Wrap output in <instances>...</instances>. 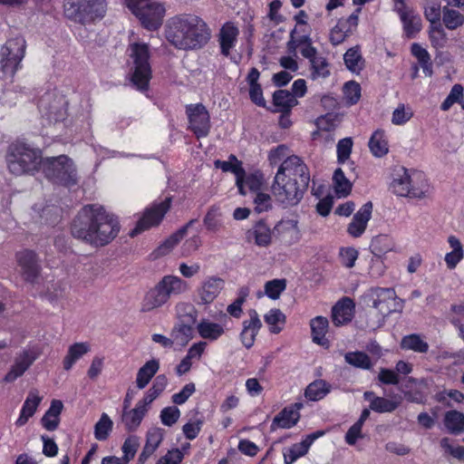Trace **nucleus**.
Returning a JSON list of instances; mask_svg holds the SVG:
<instances>
[{
	"label": "nucleus",
	"instance_id": "1",
	"mask_svg": "<svg viewBox=\"0 0 464 464\" xmlns=\"http://www.w3.org/2000/svg\"><path fill=\"white\" fill-rule=\"evenodd\" d=\"M120 230L118 218L100 204L83 206L71 226L73 237L94 247L110 244L118 236Z\"/></svg>",
	"mask_w": 464,
	"mask_h": 464
},
{
	"label": "nucleus",
	"instance_id": "2",
	"mask_svg": "<svg viewBox=\"0 0 464 464\" xmlns=\"http://www.w3.org/2000/svg\"><path fill=\"white\" fill-rule=\"evenodd\" d=\"M309 181L310 173L304 160L296 155L288 156L277 169L271 193L285 208L295 207L302 200Z\"/></svg>",
	"mask_w": 464,
	"mask_h": 464
},
{
	"label": "nucleus",
	"instance_id": "3",
	"mask_svg": "<svg viewBox=\"0 0 464 464\" xmlns=\"http://www.w3.org/2000/svg\"><path fill=\"white\" fill-rule=\"evenodd\" d=\"M211 36L207 23L198 15L183 14L170 18L165 26V37L175 48L198 50L206 45Z\"/></svg>",
	"mask_w": 464,
	"mask_h": 464
},
{
	"label": "nucleus",
	"instance_id": "4",
	"mask_svg": "<svg viewBox=\"0 0 464 464\" xmlns=\"http://www.w3.org/2000/svg\"><path fill=\"white\" fill-rule=\"evenodd\" d=\"M6 164L9 171L16 176L34 175L42 168V150L24 142H14L6 152Z\"/></svg>",
	"mask_w": 464,
	"mask_h": 464
},
{
	"label": "nucleus",
	"instance_id": "5",
	"mask_svg": "<svg viewBox=\"0 0 464 464\" xmlns=\"http://www.w3.org/2000/svg\"><path fill=\"white\" fill-rule=\"evenodd\" d=\"M128 54L131 84L141 92H147L152 76L150 46L143 42L130 44Z\"/></svg>",
	"mask_w": 464,
	"mask_h": 464
},
{
	"label": "nucleus",
	"instance_id": "6",
	"mask_svg": "<svg viewBox=\"0 0 464 464\" xmlns=\"http://www.w3.org/2000/svg\"><path fill=\"white\" fill-rule=\"evenodd\" d=\"M41 169L44 176L55 184L72 187L78 182L73 161L66 155L44 159Z\"/></svg>",
	"mask_w": 464,
	"mask_h": 464
},
{
	"label": "nucleus",
	"instance_id": "7",
	"mask_svg": "<svg viewBox=\"0 0 464 464\" xmlns=\"http://www.w3.org/2000/svg\"><path fill=\"white\" fill-rule=\"evenodd\" d=\"M63 11L68 19L86 24L104 16L106 3L105 0H65Z\"/></svg>",
	"mask_w": 464,
	"mask_h": 464
},
{
	"label": "nucleus",
	"instance_id": "8",
	"mask_svg": "<svg viewBox=\"0 0 464 464\" xmlns=\"http://www.w3.org/2000/svg\"><path fill=\"white\" fill-rule=\"evenodd\" d=\"M126 5L149 31L158 30L163 22L166 9L159 0H125Z\"/></svg>",
	"mask_w": 464,
	"mask_h": 464
},
{
	"label": "nucleus",
	"instance_id": "9",
	"mask_svg": "<svg viewBox=\"0 0 464 464\" xmlns=\"http://www.w3.org/2000/svg\"><path fill=\"white\" fill-rule=\"evenodd\" d=\"M25 48V40L20 35L8 39L1 47L0 70L4 75L13 77L21 68Z\"/></svg>",
	"mask_w": 464,
	"mask_h": 464
},
{
	"label": "nucleus",
	"instance_id": "10",
	"mask_svg": "<svg viewBox=\"0 0 464 464\" xmlns=\"http://www.w3.org/2000/svg\"><path fill=\"white\" fill-rule=\"evenodd\" d=\"M171 200V197H166L161 201H155L146 208L138 219L135 227L130 231V237H134L145 230L160 225L170 208Z\"/></svg>",
	"mask_w": 464,
	"mask_h": 464
},
{
	"label": "nucleus",
	"instance_id": "11",
	"mask_svg": "<svg viewBox=\"0 0 464 464\" xmlns=\"http://www.w3.org/2000/svg\"><path fill=\"white\" fill-rule=\"evenodd\" d=\"M67 100L64 96L54 92L44 93L38 104L39 111L48 122H59L67 116Z\"/></svg>",
	"mask_w": 464,
	"mask_h": 464
},
{
	"label": "nucleus",
	"instance_id": "12",
	"mask_svg": "<svg viewBox=\"0 0 464 464\" xmlns=\"http://www.w3.org/2000/svg\"><path fill=\"white\" fill-rule=\"evenodd\" d=\"M42 354V349L37 344H28L21 352H19L14 360L9 372L5 374L4 381L5 382H13L33 365V363Z\"/></svg>",
	"mask_w": 464,
	"mask_h": 464
},
{
	"label": "nucleus",
	"instance_id": "13",
	"mask_svg": "<svg viewBox=\"0 0 464 464\" xmlns=\"http://www.w3.org/2000/svg\"><path fill=\"white\" fill-rule=\"evenodd\" d=\"M186 114L188 121V129L191 130L198 139L207 137L210 131V116L202 103L188 104Z\"/></svg>",
	"mask_w": 464,
	"mask_h": 464
},
{
	"label": "nucleus",
	"instance_id": "14",
	"mask_svg": "<svg viewBox=\"0 0 464 464\" xmlns=\"http://www.w3.org/2000/svg\"><path fill=\"white\" fill-rule=\"evenodd\" d=\"M301 54L309 61L312 80L325 79L331 74L330 63L315 47L301 50Z\"/></svg>",
	"mask_w": 464,
	"mask_h": 464
},
{
	"label": "nucleus",
	"instance_id": "15",
	"mask_svg": "<svg viewBox=\"0 0 464 464\" xmlns=\"http://www.w3.org/2000/svg\"><path fill=\"white\" fill-rule=\"evenodd\" d=\"M263 324L256 310L249 309L247 318L242 322V330L239 334V339L243 346L250 349L254 346L256 338L262 328Z\"/></svg>",
	"mask_w": 464,
	"mask_h": 464
},
{
	"label": "nucleus",
	"instance_id": "16",
	"mask_svg": "<svg viewBox=\"0 0 464 464\" xmlns=\"http://www.w3.org/2000/svg\"><path fill=\"white\" fill-rule=\"evenodd\" d=\"M225 286V282L218 276L205 278L197 289L198 304L208 305L219 295Z\"/></svg>",
	"mask_w": 464,
	"mask_h": 464
},
{
	"label": "nucleus",
	"instance_id": "17",
	"mask_svg": "<svg viewBox=\"0 0 464 464\" xmlns=\"http://www.w3.org/2000/svg\"><path fill=\"white\" fill-rule=\"evenodd\" d=\"M274 234L285 246H293L302 237L296 219H282L275 226Z\"/></svg>",
	"mask_w": 464,
	"mask_h": 464
},
{
	"label": "nucleus",
	"instance_id": "18",
	"mask_svg": "<svg viewBox=\"0 0 464 464\" xmlns=\"http://www.w3.org/2000/svg\"><path fill=\"white\" fill-rule=\"evenodd\" d=\"M394 11L398 13L408 38H412L421 29V19L415 12L403 4L394 5Z\"/></svg>",
	"mask_w": 464,
	"mask_h": 464
},
{
	"label": "nucleus",
	"instance_id": "19",
	"mask_svg": "<svg viewBox=\"0 0 464 464\" xmlns=\"http://www.w3.org/2000/svg\"><path fill=\"white\" fill-rule=\"evenodd\" d=\"M373 297V307L378 309L383 315L396 311V293L392 288L377 287L372 290Z\"/></svg>",
	"mask_w": 464,
	"mask_h": 464
},
{
	"label": "nucleus",
	"instance_id": "20",
	"mask_svg": "<svg viewBox=\"0 0 464 464\" xmlns=\"http://www.w3.org/2000/svg\"><path fill=\"white\" fill-rule=\"evenodd\" d=\"M301 402H295L287 407H285L272 420L271 430L276 429H290L295 426L299 418V411L302 409Z\"/></svg>",
	"mask_w": 464,
	"mask_h": 464
},
{
	"label": "nucleus",
	"instance_id": "21",
	"mask_svg": "<svg viewBox=\"0 0 464 464\" xmlns=\"http://www.w3.org/2000/svg\"><path fill=\"white\" fill-rule=\"evenodd\" d=\"M239 35L238 27L232 22L225 23L218 33V43L220 53L224 56L230 55L231 51L235 48Z\"/></svg>",
	"mask_w": 464,
	"mask_h": 464
},
{
	"label": "nucleus",
	"instance_id": "22",
	"mask_svg": "<svg viewBox=\"0 0 464 464\" xmlns=\"http://www.w3.org/2000/svg\"><path fill=\"white\" fill-rule=\"evenodd\" d=\"M324 435V431H316L307 435L301 442L285 449L283 455L285 464H293L299 458L304 456L314 441Z\"/></svg>",
	"mask_w": 464,
	"mask_h": 464
},
{
	"label": "nucleus",
	"instance_id": "23",
	"mask_svg": "<svg viewBox=\"0 0 464 464\" xmlns=\"http://www.w3.org/2000/svg\"><path fill=\"white\" fill-rule=\"evenodd\" d=\"M16 259L25 280L34 282L40 270L35 253L27 249L20 251L16 254Z\"/></svg>",
	"mask_w": 464,
	"mask_h": 464
},
{
	"label": "nucleus",
	"instance_id": "24",
	"mask_svg": "<svg viewBox=\"0 0 464 464\" xmlns=\"http://www.w3.org/2000/svg\"><path fill=\"white\" fill-rule=\"evenodd\" d=\"M372 212V203L371 201H368L362 206V208L355 213L348 226L347 232L350 236L353 237H359L364 233L367 224L371 219Z\"/></svg>",
	"mask_w": 464,
	"mask_h": 464
},
{
	"label": "nucleus",
	"instance_id": "25",
	"mask_svg": "<svg viewBox=\"0 0 464 464\" xmlns=\"http://www.w3.org/2000/svg\"><path fill=\"white\" fill-rule=\"evenodd\" d=\"M157 285L168 300L172 296L187 293L189 288L188 284L185 280L172 275L164 276Z\"/></svg>",
	"mask_w": 464,
	"mask_h": 464
},
{
	"label": "nucleus",
	"instance_id": "26",
	"mask_svg": "<svg viewBox=\"0 0 464 464\" xmlns=\"http://www.w3.org/2000/svg\"><path fill=\"white\" fill-rule=\"evenodd\" d=\"M409 197L423 198L430 192V184L424 172L417 169H409Z\"/></svg>",
	"mask_w": 464,
	"mask_h": 464
},
{
	"label": "nucleus",
	"instance_id": "27",
	"mask_svg": "<svg viewBox=\"0 0 464 464\" xmlns=\"http://www.w3.org/2000/svg\"><path fill=\"white\" fill-rule=\"evenodd\" d=\"M363 397L366 401H370V410L378 412H392L401 404V399L400 396H394L392 399L375 396L373 392H365Z\"/></svg>",
	"mask_w": 464,
	"mask_h": 464
},
{
	"label": "nucleus",
	"instance_id": "28",
	"mask_svg": "<svg viewBox=\"0 0 464 464\" xmlns=\"http://www.w3.org/2000/svg\"><path fill=\"white\" fill-rule=\"evenodd\" d=\"M217 169H220L224 172H232L236 176V184L241 195H246L244 191L243 177L245 176V170L242 167V163L237 160V157L231 154L228 160H217L214 162Z\"/></svg>",
	"mask_w": 464,
	"mask_h": 464
},
{
	"label": "nucleus",
	"instance_id": "29",
	"mask_svg": "<svg viewBox=\"0 0 464 464\" xmlns=\"http://www.w3.org/2000/svg\"><path fill=\"white\" fill-rule=\"evenodd\" d=\"M42 399L43 398L39 395L36 390H32L29 392L20 411L19 417L15 421L16 426L22 427L26 424L28 420L33 417L37 411Z\"/></svg>",
	"mask_w": 464,
	"mask_h": 464
},
{
	"label": "nucleus",
	"instance_id": "30",
	"mask_svg": "<svg viewBox=\"0 0 464 464\" xmlns=\"http://www.w3.org/2000/svg\"><path fill=\"white\" fill-rule=\"evenodd\" d=\"M198 334L204 340L215 342L226 332L223 324L215 323L208 318L201 319L196 325Z\"/></svg>",
	"mask_w": 464,
	"mask_h": 464
},
{
	"label": "nucleus",
	"instance_id": "31",
	"mask_svg": "<svg viewBox=\"0 0 464 464\" xmlns=\"http://www.w3.org/2000/svg\"><path fill=\"white\" fill-rule=\"evenodd\" d=\"M312 45L310 37V28L295 27L290 32V39L287 42V49L290 53H295L296 50H304Z\"/></svg>",
	"mask_w": 464,
	"mask_h": 464
},
{
	"label": "nucleus",
	"instance_id": "32",
	"mask_svg": "<svg viewBox=\"0 0 464 464\" xmlns=\"http://www.w3.org/2000/svg\"><path fill=\"white\" fill-rule=\"evenodd\" d=\"M354 304L349 297H344L332 309V318L335 325H342L350 322L353 318Z\"/></svg>",
	"mask_w": 464,
	"mask_h": 464
},
{
	"label": "nucleus",
	"instance_id": "33",
	"mask_svg": "<svg viewBox=\"0 0 464 464\" xmlns=\"http://www.w3.org/2000/svg\"><path fill=\"white\" fill-rule=\"evenodd\" d=\"M147 412V410L138 403H136L135 407L131 410L123 409L121 422L125 430L130 432L137 430Z\"/></svg>",
	"mask_w": 464,
	"mask_h": 464
},
{
	"label": "nucleus",
	"instance_id": "34",
	"mask_svg": "<svg viewBox=\"0 0 464 464\" xmlns=\"http://www.w3.org/2000/svg\"><path fill=\"white\" fill-rule=\"evenodd\" d=\"M169 300L163 295L160 288L156 285L150 289L144 295L141 302V312L148 313L167 304Z\"/></svg>",
	"mask_w": 464,
	"mask_h": 464
},
{
	"label": "nucleus",
	"instance_id": "35",
	"mask_svg": "<svg viewBox=\"0 0 464 464\" xmlns=\"http://www.w3.org/2000/svg\"><path fill=\"white\" fill-rule=\"evenodd\" d=\"M160 369V362L157 359H151L146 362L139 370L136 375V386L143 390L150 382L151 379Z\"/></svg>",
	"mask_w": 464,
	"mask_h": 464
},
{
	"label": "nucleus",
	"instance_id": "36",
	"mask_svg": "<svg viewBox=\"0 0 464 464\" xmlns=\"http://www.w3.org/2000/svg\"><path fill=\"white\" fill-rule=\"evenodd\" d=\"M328 320L324 316H316L310 322L313 342L324 347L329 346V341L325 338L328 330Z\"/></svg>",
	"mask_w": 464,
	"mask_h": 464
},
{
	"label": "nucleus",
	"instance_id": "37",
	"mask_svg": "<svg viewBox=\"0 0 464 464\" xmlns=\"http://www.w3.org/2000/svg\"><path fill=\"white\" fill-rule=\"evenodd\" d=\"M370 151L376 158H382L389 152V144L385 131L382 130H376L372 134L369 143Z\"/></svg>",
	"mask_w": 464,
	"mask_h": 464
},
{
	"label": "nucleus",
	"instance_id": "38",
	"mask_svg": "<svg viewBox=\"0 0 464 464\" xmlns=\"http://www.w3.org/2000/svg\"><path fill=\"white\" fill-rule=\"evenodd\" d=\"M248 237L253 238L258 246H267L272 240V232L270 227L263 220L256 222L248 231Z\"/></svg>",
	"mask_w": 464,
	"mask_h": 464
},
{
	"label": "nucleus",
	"instance_id": "39",
	"mask_svg": "<svg viewBox=\"0 0 464 464\" xmlns=\"http://www.w3.org/2000/svg\"><path fill=\"white\" fill-rule=\"evenodd\" d=\"M448 243L451 251L445 255L444 260L449 269H454L464 257V251L461 242L455 236L448 237Z\"/></svg>",
	"mask_w": 464,
	"mask_h": 464
},
{
	"label": "nucleus",
	"instance_id": "40",
	"mask_svg": "<svg viewBox=\"0 0 464 464\" xmlns=\"http://www.w3.org/2000/svg\"><path fill=\"white\" fill-rule=\"evenodd\" d=\"M274 105L282 113L289 114L291 110L298 104L292 93L286 90H278L273 95Z\"/></svg>",
	"mask_w": 464,
	"mask_h": 464
},
{
	"label": "nucleus",
	"instance_id": "41",
	"mask_svg": "<svg viewBox=\"0 0 464 464\" xmlns=\"http://www.w3.org/2000/svg\"><path fill=\"white\" fill-rule=\"evenodd\" d=\"M409 169L400 168L394 174L391 184L392 191L400 197H409Z\"/></svg>",
	"mask_w": 464,
	"mask_h": 464
},
{
	"label": "nucleus",
	"instance_id": "42",
	"mask_svg": "<svg viewBox=\"0 0 464 464\" xmlns=\"http://www.w3.org/2000/svg\"><path fill=\"white\" fill-rule=\"evenodd\" d=\"M370 248L375 256L380 257L382 255L396 251V245L389 236L379 235L372 238Z\"/></svg>",
	"mask_w": 464,
	"mask_h": 464
},
{
	"label": "nucleus",
	"instance_id": "43",
	"mask_svg": "<svg viewBox=\"0 0 464 464\" xmlns=\"http://www.w3.org/2000/svg\"><path fill=\"white\" fill-rule=\"evenodd\" d=\"M89 351L90 345L88 343H75L71 345L63 362L64 370H71L73 364Z\"/></svg>",
	"mask_w": 464,
	"mask_h": 464
},
{
	"label": "nucleus",
	"instance_id": "44",
	"mask_svg": "<svg viewBox=\"0 0 464 464\" xmlns=\"http://www.w3.org/2000/svg\"><path fill=\"white\" fill-rule=\"evenodd\" d=\"M113 426L114 423L111 417L107 413L102 412L98 421L94 424V438L99 441L107 440L112 432Z\"/></svg>",
	"mask_w": 464,
	"mask_h": 464
},
{
	"label": "nucleus",
	"instance_id": "45",
	"mask_svg": "<svg viewBox=\"0 0 464 464\" xmlns=\"http://www.w3.org/2000/svg\"><path fill=\"white\" fill-rule=\"evenodd\" d=\"M285 320V315L277 308L270 309L264 315V321L267 324L269 332L274 334H277L283 330Z\"/></svg>",
	"mask_w": 464,
	"mask_h": 464
},
{
	"label": "nucleus",
	"instance_id": "46",
	"mask_svg": "<svg viewBox=\"0 0 464 464\" xmlns=\"http://www.w3.org/2000/svg\"><path fill=\"white\" fill-rule=\"evenodd\" d=\"M411 54L418 60L424 74L430 77L433 73L432 63L428 51L420 44L414 43L411 47Z\"/></svg>",
	"mask_w": 464,
	"mask_h": 464
},
{
	"label": "nucleus",
	"instance_id": "47",
	"mask_svg": "<svg viewBox=\"0 0 464 464\" xmlns=\"http://www.w3.org/2000/svg\"><path fill=\"white\" fill-rule=\"evenodd\" d=\"M346 68L354 73H359L364 65V60L358 46L352 47L343 55Z\"/></svg>",
	"mask_w": 464,
	"mask_h": 464
},
{
	"label": "nucleus",
	"instance_id": "48",
	"mask_svg": "<svg viewBox=\"0 0 464 464\" xmlns=\"http://www.w3.org/2000/svg\"><path fill=\"white\" fill-rule=\"evenodd\" d=\"M401 348L406 351L424 353L428 352L429 344L420 334H411L402 337L401 341Z\"/></svg>",
	"mask_w": 464,
	"mask_h": 464
},
{
	"label": "nucleus",
	"instance_id": "49",
	"mask_svg": "<svg viewBox=\"0 0 464 464\" xmlns=\"http://www.w3.org/2000/svg\"><path fill=\"white\" fill-rule=\"evenodd\" d=\"M331 391V385L324 380H316L310 383L304 395L309 401H316L324 398Z\"/></svg>",
	"mask_w": 464,
	"mask_h": 464
},
{
	"label": "nucleus",
	"instance_id": "50",
	"mask_svg": "<svg viewBox=\"0 0 464 464\" xmlns=\"http://www.w3.org/2000/svg\"><path fill=\"white\" fill-rule=\"evenodd\" d=\"M286 288V280L284 278L281 279H273L267 281L264 286V292H258L256 296L261 298L266 295L272 300H277L281 294Z\"/></svg>",
	"mask_w": 464,
	"mask_h": 464
},
{
	"label": "nucleus",
	"instance_id": "51",
	"mask_svg": "<svg viewBox=\"0 0 464 464\" xmlns=\"http://www.w3.org/2000/svg\"><path fill=\"white\" fill-rule=\"evenodd\" d=\"M333 187L338 198L348 196L352 190V183L345 177L342 169H336L333 175Z\"/></svg>",
	"mask_w": 464,
	"mask_h": 464
},
{
	"label": "nucleus",
	"instance_id": "52",
	"mask_svg": "<svg viewBox=\"0 0 464 464\" xmlns=\"http://www.w3.org/2000/svg\"><path fill=\"white\" fill-rule=\"evenodd\" d=\"M195 222L190 220L187 225L180 227L167 238L157 249L158 255H167L183 237L186 236L188 228Z\"/></svg>",
	"mask_w": 464,
	"mask_h": 464
},
{
	"label": "nucleus",
	"instance_id": "53",
	"mask_svg": "<svg viewBox=\"0 0 464 464\" xmlns=\"http://www.w3.org/2000/svg\"><path fill=\"white\" fill-rule=\"evenodd\" d=\"M170 336L174 343L179 344H186L193 337V328L190 323L179 322L171 330Z\"/></svg>",
	"mask_w": 464,
	"mask_h": 464
},
{
	"label": "nucleus",
	"instance_id": "54",
	"mask_svg": "<svg viewBox=\"0 0 464 464\" xmlns=\"http://www.w3.org/2000/svg\"><path fill=\"white\" fill-rule=\"evenodd\" d=\"M203 222L208 230L212 232L218 231L223 227V218L220 208L216 206L211 207L208 210Z\"/></svg>",
	"mask_w": 464,
	"mask_h": 464
},
{
	"label": "nucleus",
	"instance_id": "55",
	"mask_svg": "<svg viewBox=\"0 0 464 464\" xmlns=\"http://www.w3.org/2000/svg\"><path fill=\"white\" fill-rule=\"evenodd\" d=\"M345 362L356 368L370 370L372 367L370 357L363 352H349L344 354Z\"/></svg>",
	"mask_w": 464,
	"mask_h": 464
},
{
	"label": "nucleus",
	"instance_id": "56",
	"mask_svg": "<svg viewBox=\"0 0 464 464\" xmlns=\"http://www.w3.org/2000/svg\"><path fill=\"white\" fill-rule=\"evenodd\" d=\"M175 311L180 322L195 324L198 317L196 308L189 303L179 302L175 306Z\"/></svg>",
	"mask_w": 464,
	"mask_h": 464
},
{
	"label": "nucleus",
	"instance_id": "57",
	"mask_svg": "<svg viewBox=\"0 0 464 464\" xmlns=\"http://www.w3.org/2000/svg\"><path fill=\"white\" fill-rule=\"evenodd\" d=\"M446 428L452 433H458L464 430V414L457 411H448L445 415Z\"/></svg>",
	"mask_w": 464,
	"mask_h": 464
},
{
	"label": "nucleus",
	"instance_id": "58",
	"mask_svg": "<svg viewBox=\"0 0 464 464\" xmlns=\"http://www.w3.org/2000/svg\"><path fill=\"white\" fill-rule=\"evenodd\" d=\"M442 20L449 30H455L464 24V15L459 11L444 7Z\"/></svg>",
	"mask_w": 464,
	"mask_h": 464
},
{
	"label": "nucleus",
	"instance_id": "59",
	"mask_svg": "<svg viewBox=\"0 0 464 464\" xmlns=\"http://www.w3.org/2000/svg\"><path fill=\"white\" fill-rule=\"evenodd\" d=\"M164 430L159 427H152L146 433L144 447L155 452L161 444L164 438Z\"/></svg>",
	"mask_w": 464,
	"mask_h": 464
},
{
	"label": "nucleus",
	"instance_id": "60",
	"mask_svg": "<svg viewBox=\"0 0 464 464\" xmlns=\"http://www.w3.org/2000/svg\"><path fill=\"white\" fill-rule=\"evenodd\" d=\"M140 447V439L136 435L128 436L121 446L122 456L128 461L134 459Z\"/></svg>",
	"mask_w": 464,
	"mask_h": 464
},
{
	"label": "nucleus",
	"instance_id": "61",
	"mask_svg": "<svg viewBox=\"0 0 464 464\" xmlns=\"http://www.w3.org/2000/svg\"><path fill=\"white\" fill-rule=\"evenodd\" d=\"M430 40L435 48H442L447 43V34L441 24H430Z\"/></svg>",
	"mask_w": 464,
	"mask_h": 464
},
{
	"label": "nucleus",
	"instance_id": "62",
	"mask_svg": "<svg viewBox=\"0 0 464 464\" xmlns=\"http://www.w3.org/2000/svg\"><path fill=\"white\" fill-rule=\"evenodd\" d=\"M343 95L347 104L353 105L361 98V86L356 82L351 81L343 86Z\"/></svg>",
	"mask_w": 464,
	"mask_h": 464
},
{
	"label": "nucleus",
	"instance_id": "63",
	"mask_svg": "<svg viewBox=\"0 0 464 464\" xmlns=\"http://www.w3.org/2000/svg\"><path fill=\"white\" fill-rule=\"evenodd\" d=\"M353 141L350 137L341 139L336 145L337 161L343 164L352 153Z\"/></svg>",
	"mask_w": 464,
	"mask_h": 464
},
{
	"label": "nucleus",
	"instance_id": "64",
	"mask_svg": "<svg viewBox=\"0 0 464 464\" xmlns=\"http://www.w3.org/2000/svg\"><path fill=\"white\" fill-rule=\"evenodd\" d=\"M413 116V111L410 107L400 104L392 112V122L394 125H403Z\"/></svg>",
	"mask_w": 464,
	"mask_h": 464
}]
</instances>
